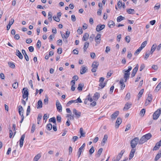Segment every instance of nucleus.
I'll return each instance as SVG.
<instances>
[{"mask_svg": "<svg viewBox=\"0 0 161 161\" xmlns=\"http://www.w3.org/2000/svg\"><path fill=\"white\" fill-rule=\"evenodd\" d=\"M122 157V156H121V155L118 154L116 158L115 161H119L121 158Z\"/></svg>", "mask_w": 161, "mask_h": 161, "instance_id": "58", "label": "nucleus"}, {"mask_svg": "<svg viewBox=\"0 0 161 161\" xmlns=\"http://www.w3.org/2000/svg\"><path fill=\"white\" fill-rule=\"evenodd\" d=\"M84 103L85 104H87L88 107L91 106V96L89 94L85 99Z\"/></svg>", "mask_w": 161, "mask_h": 161, "instance_id": "7", "label": "nucleus"}, {"mask_svg": "<svg viewBox=\"0 0 161 161\" xmlns=\"http://www.w3.org/2000/svg\"><path fill=\"white\" fill-rule=\"evenodd\" d=\"M36 46L37 47L39 48H40L41 46V42L39 40H38L37 42Z\"/></svg>", "mask_w": 161, "mask_h": 161, "instance_id": "53", "label": "nucleus"}, {"mask_svg": "<svg viewBox=\"0 0 161 161\" xmlns=\"http://www.w3.org/2000/svg\"><path fill=\"white\" fill-rule=\"evenodd\" d=\"M131 69V67L130 66L128 67V69L127 70L124 69L122 70V72L124 74V78L125 79V82H126L129 79L130 74V71Z\"/></svg>", "mask_w": 161, "mask_h": 161, "instance_id": "2", "label": "nucleus"}, {"mask_svg": "<svg viewBox=\"0 0 161 161\" xmlns=\"http://www.w3.org/2000/svg\"><path fill=\"white\" fill-rule=\"evenodd\" d=\"M161 146V139L160 141L157 142L155 146L153 148V151H156L158 150L159 149V148H160V147Z\"/></svg>", "mask_w": 161, "mask_h": 161, "instance_id": "9", "label": "nucleus"}, {"mask_svg": "<svg viewBox=\"0 0 161 161\" xmlns=\"http://www.w3.org/2000/svg\"><path fill=\"white\" fill-rule=\"evenodd\" d=\"M41 156V154L40 153H38L36 155L34 158V161H37Z\"/></svg>", "mask_w": 161, "mask_h": 161, "instance_id": "29", "label": "nucleus"}, {"mask_svg": "<svg viewBox=\"0 0 161 161\" xmlns=\"http://www.w3.org/2000/svg\"><path fill=\"white\" fill-rule=\"evenodd\" d=\"M101 34H98L95 38V40L97 44H99L100 43L101 41Z\"/></svg>", "mask_w": 161, "mask_h": 161, "instance_id": "11", "label": "nucleus"}, {"mask_svg": "<svg viewBox=\"0 0 161 161\" xmlns=\"http://www.w3.org/2000/svg\"><path fill=\"white\" fill-rule=\"evenodd\" d=\"M103 151V149L102 148H101L99 149L96 155L97 157H99Z\"/></svg>", "mask_w": 161, "mask_h": 161, "instance_id": "37", "label": "nucleus"}, {"mask_svg": "<svg viewBox=\"0 0 161 161\" xmlns=\"http://www.w3.org/2000/svg\"><path fill=\"white\" fill-rule=\"evenodd\" d=\"M106 83L103 82H100L99 84V86L101 87L102 88H103L105 86Z\"/></svg>", "mask_w": 161, "mask_h": 161, "instance_id": "57", "label": "nucleus"}, {"mask_svg": "<svg viewBox=\"0 0 161 161\" xmlns=\"http://www.w3.org/2000/svg\"><path fill=\"white\" fill-rule=\"evenodd\" d=\"M156 47L157 45L156 44H154L152 45L150 52V53H151V54H152L153 53V52L156 49Z\"/></svg>", "mask_w": 161, "mask_h": 161, "instance_id": "26", "label": "nucleus"}, {"mask_svg": "<svg viewBox=\"0 0 161 161\" xmlns=\"http://www.w3.org/2000/svg\"><path fill=\"white\" fill-rule=\"evenodd\" d=\"M57 121L58 122H60L61 120V118L60 116L58 115L56 117Z\"/></svg>", "mask_w": 161, "mask_h": 161, "instance_id": "64", "label": "nucleus"}, {"mask_svg": "<svg viewBox=\"0 0 161 161\" xmlns=\"http://www.w3.org/2000/svg\"><path fill=\"white\" fill-rule=\"evenodd\" d=\"M100 97V94L98 92H96L94 94V96L93 97V98H91V102H92L93 100H94L95 101H97L99 98Z\"/></svg>", "mask_w": 161, "mask_h": 161, "instance_id": "12", "label": "nucleus"}, {"mask_svg": "<svg viewBox=\"0 0 161 161\" xmlns=\"http://www.w3.org/2000/svg\"><path fill=\"white\" fill-rule=\"evenodd\" d=\"M49 122H53L54 124H56V119L54 117L51 118L49 120Z\"/></svg>", "mask_w": 161, "mask_h": 161, "instance_id": "40", "label": "nucleus"}, {"mask_svg": "<svg viewBox=\"0 0 161 161\" xmlns=\"http://www.w3.org/2000/svg\"><path fill=\"white\" fill-rule=\"evenodd\" d=\"M125 19V18L124 17H123L122 16L120 15L118 16L117 19V21L118 22H119Z\"/></svg>", "mask_w": 161, "mask_h": 161, "instance_id": "31", "label": "nucleus"}, {"mask_svg": "<svg viewBox=\"0 0 161 161\" xmlns=\"http://www.w3.org/2000/svg\"><path fill=\"white\" fill-rule=\"evenodd\" d=\"M87 70V68L86 67H83L82 69H80V73L81 74H83L85 73Z\"/></svg>", "mask_w": 161, "mask_h": 161, "instance_id": "25", "label": "nucleus"}, {"mask_svg": "<svg viewBox=\"0 0 161 161\" xmlns=\"http://www.w3.org/2000/svg\"><path fill=\"white\" fill-rule=\"evenodd\" d=\"M77 32L79 35L82 34L83 33V31L81 27H80L77 31Z\"/></svg>", "mask_w": 161, "mask_h": 161, "instance_id": "49", "label": "nucleus"}, {"mask_svg": "<svg viewBox=\"0 0 161 161\" xmlns=\"http://www.w3.org/2000/svg\"><path fill=\"white\" fill-rule=\"evenodd\" d=\"M138 67L139 65L138 64H137L136 65L135 67L134 68V69H133L132 70V72L131 74V76L132 77H133L135 76L136 72H137L138 70Z\"/></svg>", "mask_w": 161, "mask_h": 161, "instance_id": "10", "label": "nucleus"}, {"mask_svg": "<svg viewBox=\"0 0 161 161\" xmlns=\"http://www.w3.org/2000/svg\"><path fill=\"white\" fill-rule=\"evenodd\" d=\"M119 83L121 85V89L123 90L125 87V85L124 83V80L122 79L120 80Z\"/></svg>", "mask_w": 161, "mask_h": 161, "instance_id": "21", "label": "nucleus"}, {"mask_svg": "<svg viewBox=\"0 0 161 161\" xmlns=\"http://www.w3.org/2000/svg\"><path fill=\"white\" fill-rule=\"evenodd\" d=\"M12 87L14 89H16L18 86V83L17 82H14L12 84Z\"/></svg>", "mask_w": 161, "mask_h": 161, "instance_id": "50", "label": "nucleus"}, {"mask_svg": "<svg viewBox=\"0 0 161 161\" xmlns=\"http://www.w3.org/2000/svg\"><path fill=\"white\" fill-rule=\"evenodd\" d=\"M136 151V149L132 148L129 155V159H131L134 157V153Z\"/></svg>", "mask_w": 161, "mask_h": 161, "instance_id": "19", "label": "nucleus"}, {"mask_svg": "<svg viewBox=\"0 0 161 161\" xmlns=\"http://www.w3.org/2000/svg\"><path fill=\"white\" fill-rule=\"evenodd\" d=\"M131 105L132 104L131 103H126L124 107L123 110H127L131 107Z\"/></svg>", "mask_w": 161, "mask_h": 161, "instance_id": "20", "label": "nucleus"}, {"mask_svg": "<svg viewBox=\"0 0 161 161\" xmlns=\"http://www.w3.org/2000/svg\"><path fill=\"white\" fill-rule=\"evenodd\" d=\"M105 27L104 25H98L96 27V30L97 31L99 32L104 29Z\"/></svg>", "mask_w": 161, "mask_h": 161, "instance_id": "13", "label": "nucleus"}, {"mask_svg": "<svg viewBox=\"0 0 161 161\" xmlns=\"http://www.w3.org/2000/svg\"><path fill=\"white\" fill-rule=\"evenodd\" d=\"M130 93L129 92L128 93L126 96V97H125V99L126 100H129L130 98Z\"/></svg>", "mask_w": 161, "mask_h": 161, "instance_id": "47", "label": "nucleus"}, {"mask_svg": "<svg viewBox=\"0 0 161 161\" xmlns=\"http://www.w3.org/2000/svg\"><path fill=\"white\" fill-rule=\"evenodd\" d=\"M36 125L34 124H33L32 125L31 130V133H33L35 129Z\"/></svg>", "mask_w": 161, "mask_h": 161, "instance_id": "56", "label": "nucleus"}, {"mask_svg": "<svg viewBox=\"0 0 161 161\" xmlns=\"http://www.w3.org/2000/svg\"><path fill=\"white\" fill-rule=\"evenodd\" d=\"M160 153H158L156 156L154 160L155 161H157L161 157V151H160Z\"/></svg>", "mask_w": 161, "mask_h": 161, "instance_id": "32", "label": "nucleus"}, {"mask_svg": "<svg viewBox=\"0 0 161 161\" xmlns=\"http://www.w3.org/2000/svg\"><path fill=\"white\" fill-rule=\"evenodd\" d=\"M22 97L24 99L26 98V100L27 101L28 99L29 92L28 89L26 88H24L22 91Z\"/></svg>", "mask_w": 161, "mask_h": 161, "instance_id": "5", "label": "nucleus"}, {"mask_svg": "<svg viewBox=\"0 0 161 161\" xmlns=\"http://www.w3.org/2000/svg\"><path fill=\"white\" fill-rule=\"evenodd\" d=\"M127 12L130 14H134L135 11L134 9L130 8L127 10Z\"/></svg>", "mask_w": 161, "mask_h": 161, "instance_id": "36", "label": "nucleus"}, {"mask_svg": "<svg viewBox=\"0 0 161 161\" xmlns=\"http://www.w3.org/2000/svg\"><path fill=\"white\" fill-rule=\"evenodd\" d=\"M108 26L111 28L115 25V23L113 21H110L108 24Z\"/></svg>", "mask_w": 161, "mask_h": 161, "instance_id": "35", "label": "nucleus"}, {"mask_svg": "<svg viewBox=\"0 0 161 161\" xmlns=\"http://www.w3.org/2000/svg\"><path fill=\"white\" fill-rule=\"evenodd\" d=\"M144 91L143 89H142L139 92V93L138 94V97L139 98L141 97H142V95Z\"/></svg>", "mask_w": 161, "mask_h": 161, "instance_id": "46", "label": "nucleus"}, {"mask_svg": "<svg viewBox=\"0 0 161 161\" xmlns=\"http://www.w3.org/2000/svg\"><path fill=\"white\" fill-rule=\"evenodd\" d=\"M52 128V125L51 124L49 123L47 125V128L49 130H51Z\"/></svg>", "mask_w": 161, "mask_h": 161, "instance_id": "44", "label": "nucleus"}, {"mask_svg": "<svg viewBox=\"0 0 161 161\" xmlns=\"http://www.w3.org/2000/svg\"><path fill=\"white\" fill-rule=\"evenodd\" d=\"M25 137V134H23L21 136L19 140V145L20 147H21L23 145V141Z\"/></svg>", "mask_w": 161, "mask_h": 161, "instance_id": "17", "label": "nucleus"}, {"mask_svg": "<svg viewBox=\"0 0 161 161\" xmlns=\"http://www.w3.org/2000/svg\"><path fill=\"white\" fill-rule=\"evenodd\" d=\"M122 119L120 117L117 118L116 121L115 123V126L116 128H118L119 125L121 124L122 122Z\"/></svg>", "mask_w": 161, "mask_h": 161, "instance_id": "14", "label": "nucleus"}, {"mask_svg": "<svg viewBox=\"0 0 161 161\" xmlns=\"http://www.w3.org/2000/svg\"><path fill=\"white\" fill-rule=\"evenodd\" d=\"M22 52L23 54L24 55L26 61H29V58L28 56L27 55L24 49H22Z\"/></svg>", "mask_w": 161, "mask_h": 161, "instance_id": "24", "label": "nucleus"}, {"mask_svg": "<svg viewBox=\"0 0 161 161\" xmlns=\"http://www.w3.org/2000/svg\"><path fill=\"white\" fill-rule=\"evenodd\" d=\"M130 37L129 36H126L125 38V41L127 42V43H128L130 42Z\"/></svg>", "mask_w": 161, "mask_h": 161, "instance_id": "51", "label": "nucleus"}, {"mask_svg": "<svg viewBox=\"0 0 161 161\" xmlns=\"http://www.w3.org/2000/svg\"><path fill=\"white\" fill-rule=\"evenodd\" d=\"M48 102V98L47 97H46L45 98L44 100V103L45 105L47 104Z\"/></svg>", "mask_w": 161, "mask_h": 161, "instance_id": "54", "label": "nucleus"}, {"mask_svg": "<svg viewBox=\"0 0 161 161\" xmlns=\"http://www.w3.org/2000/svg\"><path fill=\"white\" fill-rule=\"evenodd\" d=\"M73 113L76 116L77 118H79L81 116V113L80 112H78L75 108L73 110Z\"/></svg>", "mask_w": 161, "mask_h": 161, "instance_id": "16", "label": "nucleus"}, {"mask_svg": "<svg viewBox=\"0 0 161 161\" xmlns=\"http://www.w3.org/2000/svg\"><path fill=\"white\" fill-rule=\"evenodd\" d=\"M19 113L21 116H24L23 115L24 109L21 105L18 106Z\"/></svg>", "mask_w": 161, "mask_h": 161, "instance_id": "15", "label": "nucleus"}, {"mask_svg": "<svg viewBox=\"0 0 161 161\" xmlns=\"http://www.w3.org/2000/svg\"><path fill=\"white\" fill-rule=\"evenodd\" d=\"M89 43L87 42H86L85 43L84 47H83L84 51V52H86V49L89 46Z\"/></svg>", "mask_w": 161, "mask_h": 161, "instance_id": "38", "label": "nucleus"}, {"mask_svg": "<svg viewBox=\"0 0 161 161\" xmlns=\"http://www.w3.org/2000/svg\"><path fill=\"white\" fill-rule=\"evenodd\" d=\"M147 44V42L146 41H144L141 44V45L140 47V48H141L142 49Z\"/></svg>", "mask_w": 161, "mask_h": 161, "instance_id": "41", "label": "nucleus"}, {"mask_svg": "<svg viewBox=\"0 0 161 161\" xmlns=\"http://www.w3.org/2000/svg\"><path fill=\"white\" fill-rule=\"evenodd\" d=\"M89 34L87 33H85L83 37L82 40L83 41H87L89 38Z\"/></svg>", "mask_w": 161, "mask_h": 161, "instance_id": "27", "label": "nucleus"}, {"mask_svg": "<svg viewBox=\"0 0 161 161\" xmlns=\"http://www.w3.org/2000/svg\"><path fill=\"white\" fill-rule=\"evenodd\" d=\"M80 134H81V136H82L83 137L84 136H85V134L83 132V129L82 128H81L80 129Z\"/></svg>", "mask_w": 161, "mask_h": 161, "instance_id": "59", "label": "nucleus"}, {"mask_svg": "<svg viewBox=\"0 0 161 161\" xmlns=\"http://www.w3.org/2000/svg\"><path fill=\"white\" fill-rule=\"evenodd\" d=\"M161 114V111L160 110L157 109L153 114V120H157Z\"/></svg>", "mask_w": 161, "mask_h": 161, "instance_id": "6", "label": "nucleus"}, {"mask_svg": "<svg viewBox=\"0 0 161 161\" xmlns=\"http://www.w3.org/2000/svg\"><path fill=\"white\" fill-rule=\"evenodd\" d=\"M71 20L73 22L75 21L76 19V17L74 15H72L71 16Z\"/></svg>", "mask_w": 161, "mask_h": 161, "instance_id": "62", "label": "nucleus"}, {"mask_svg": "<svg viewBox=\"0 0 161 161\" xmlns=\"http://www.w3.org/2000/svg\"><path fill=\"white\" fill-rule=\"evenodd\" d=\"M152 95L151 94H149L147 100L149 102H151L152 100Z\"/></svg>", "mask_w": 161, "mask_h": 161, "instance_id": "33", "label": "nucleus"}, {"mask_svg": "<svg viewBox=\"0 0 161 161\" xmlns=\"http://www.w3.org/2000/svg\"><path fill=\"white\" fill-rule=\"evenodd\" d=\"M31 108L30 106H28L27 108L26 111V116H28L29 115L30 112Z\"/></svg>", "mask_w": 161, "mask_h": 161, "instance_id": "55", "label": "nucleus"}, {"mask_svg": "<svg viewBox=\"0 0 161 161\" xmlns=\"http://www.w3.org/2000/svg\"><path fill=\"white\" fill-rule=\"evenodd\" d=\"M152 136V135L150 133H147L144 135L139 140V144H141L144 143L148 140L150 139L151 138Z\"/></svg>", "mask_w": 161, "mask_h": 161, "instance_id": "1", "label": "nucleus"}, {"mask_svg": "<svg viewBox=\"0 0 161 161\" xmlns=\"http://www.w3.org/2000/svg\"><path fill=\"white\" fill-rule=\"evenodd\" d=\"M108 138V136L107 135H105L101 143L102 145L103 146L104 145V144L107 141Z\"/></svg>", "mask_w": 161, "mask_h": 161, "instance_id": "22", "label": "nucleus"}, {"mask_svg": "<svg viewBox=\"0 0 161 161\" xmlns=\"http://www.w3.org/2000/svg\"><path fill=\"white\" fill-rule=\"evenodd\" d=\"M42 103L41 100H39L37 102V108H41L42 107Z\"/></svg>", "mask_w": 161, "mask_h": 161, "instance_id": "28", "label": "nucleus"}, {"mask_svg": "<svg viewBox=\"0 0 161 161\" xmlns=\"http://www.w3.org/2000/svg\"><path fill=\"white\" fill-rule=\"evenodd\" d=\"M126 127L125 130V131H126L129 130L131 127V125L130 124H128L127 125Z\"/></svg>", "mask_w": 161, "mask_h": 161, "instance_id": "61", "label": "nucleus"}, {"mask_svg": "<svg viewBox=\"0 0 161 161\" xmlns=\"http://www.w3.org/2000/svg\"><path fill=\"white\" fill-rule=\"evenodd\" d=\"M161 87V81L158 83V85L156 87V88L155 89V90L156 91H158L160 88Z\"/></svg>", "mask_w": 161, "mask_h": 161, "instance_id": "43", "label": "nucleus"}, {"mask_svg": "<svg viewBox=\"0 0 161 161\" xmlns=\"http://www.w3.org/2000/svg\"><path fill=\"white\" fill-rule=\"evenodd\" d=\"M142 50V49L141 48H140V47H139L138 48V49L137 50H136L135 52V53H134L135 55H138Z\"/></svg>", "mask_w": 161, "mask_h": 161, "instance_id": "42", "label": "nucleus"}, {"mask_svg": "<svg viewBox=\"0 0 161 161\" xmlns=\"http://www.w3.org/2000/svg\"><path fill=\"white\" fill-rule=\"evenodd\" d=\"M145 113V109L144 108L142 109L140 112V114L143 116Z\"/></svg>", "mask_w": 161, "mask_h": 161, "instance_id": "48", "label": "nucleus"}, {"mask_svg": "<svg viewBox=\"0 0 161 161\" xmlns=\"http://www.w3.org/2000/svg\"><path fill=\"white\" fill-rule=\"evenodd\" d=\"M48 19L51 22L52 21V14L51 12H49L48 15Z\"/></svg>", "mask_w": 161, "mask_h": 161, "instance_id": "39", "label": "nucleus"}, {"mask_svg": "<svg viewBox=\"0 0 161 161\" xmlns=\"http://www.w3.org/2000/svg\"><path fill=\"white\" fill-rule=\"evenodd\" d=\"M84 84L83 83H80L78 85V86L77 87V89L80 91H81L82 90V88L84 87Z\"/></svg>", "mask_w": 161, "mask_h": 161, "instance_id": "30", "label": "nucleus"}, {"mask_svg": "<svg viewBox=\"0 0 161 161\" xmlns=\"http://www.w3.org/2000/svg\"><path fill=\"white\" fill-rule=\"evenodd\" d=\"M9 66L11 68L14 69L15 67V65L13 63L11 62H8Z\"/></svg>", "mask_w": 161, "mask_h": 161, "instance_id": "45", "label": "nucleus"}, {"mask_svg": "<svg viewBox=\"0 0 161 161\" xmlns=\"http://www.w3.org/2000/svg\"><path fill=\"white\" fill-rule=\"evenodd\" d=\"M139 139L138 137H136L132 140L130 142V146L132 148H135L138 143H139Z\"/></svg>", "mask_w": 161, "mask_h": 161, "instance_id": "3", "label": "nucleus"}, {"mask_svg": "<svg viewBox=\"0 0 161 161\" xmlns=\"http://www.w3.org/2000/svg\"><path fill=\"white\" fill-rule=\"evenodd\" d=\"M69 31H67L66 33V35H64L63 36L61 34V36L63 38H64V39H66L69 36Z\"/></svg>", "mask_w": 161, "mask_h": 161, "instance_id": "34", "label": "nucleus"}, {"mask_svg": "<svg viewBox=\"0 0 161 161\" xmlns=\"http://www.w3.org/2000/svg\"><path fill=\"white\" fill-rule=\"evenodd\" d=\"M75 103V101L74 100H71L68 102L66 104V106L68 107L69 106L71 103Z\"/></svg>", "mask_w": 161, "mask_h": 161, "instance_id": "52", "label": "nucleus"}, {"mask_svg": "<svg viewBox=\"0 0 161 161\" xmlns=\"http://www.w3.org/2000/svg\"><path fill=\"white\" fill-rule=\"evenodd\" d=\"M56 106L58 111L59 112H62V107L61 104L58 100H57L56 102Z\"/></svg>", "mask_w": 161, "mask_h": 161, "instance_id": "8", "label": "nucleus"}, {"mask_svg": "<svg viewBox=\"0 0 161 161\" xmlns=\"http://www.w3.org/2000/svg\"><path fill=\"white\" fill-rule=\"evenodd\" d=\"M99 65V64L98 62L97 61H94L91 65V67H92L91 71L93 72H96L97 69Z\"/></svg>", "mask_w": 161, "mask_h": 161, "instance_id": "4", "label": "nucleus"}, {"mask_svg": "<svg viewBox=\"0 0 161 161\" xmlns=\"http://www.w3.org/2000/svg\"><path fill=\"white\" fill-rule=\"evenodd\" d=\"M150 54V53H146L145 56H144V58L145 60H146L149 57Z\"/></svg>", "mask_w": 161, "mask_h": 161, "instance_id": "63", "label": "nucleus"}, {"mask_svg": "<svg viewBox=\"0 0 161 161\" xmlns=\"http://www.w3.org/2000/svg\"><path fill=\"white\" fill-rule=\"evenodd\" d=\"M119 114V112L117 111L111 115V119H115V118L118 116Z\"/></svg>", "mask_w": 161, "mask_h": 161, "instance_id": "18", "label": "nucleus"}, {"mask_svg": "<svg viewBox=\"0 0 161 161\" xmlns=\"http://www.w3.org/2000/svg\"><path fill=\"white\" fill-rule=\"evenodd\" d=\"M16 55L20 59H22L23 58V56L22 54L18 50H16Z\"/></svg>", "mask_w": 161, "mask_h": 161, "instance_id": "23", "label": "nucleus"}, {"mask_svg": "<svg viewBox=\"0 0 161 161\" xmlns=\"http://www.w3.org/2000/svg\"><path fill=\"white\" fill-rule=\"evenodd\" d=\"M14 22V20L12 18L9 21L8 25H11L13 24Z\"/></svg>", "mask_w": 161, "mask_h": 161, "instance_id": "60", "label": "nucleus"}]
</instances>
